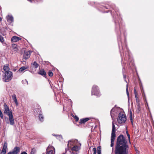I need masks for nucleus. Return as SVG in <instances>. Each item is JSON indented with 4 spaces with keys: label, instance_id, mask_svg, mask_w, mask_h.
Masks as SVG:
<instances>
[{
    "label": "nucleus",
    "instance_id": "1",
    "mask_svg": "<svg viewBox=\"0 0 154 154\" xmlns=\"http://www.w3.org/2000/svg\"><path fill=\"white\" fill-rule=\"evenodd\" d=\"M129 148L127 140L123 135H119L117 138L115 154H128Z\"/></svg>",
    "mask_w": 154,
    "mask_h": 154
},
{
    "label": "nucleus",
    "instance_id": "2",
    "mask_svg": "<svg viewBox=\"0 0 154 154\" xmlns=\"http://www.w3.org/2000/svg\"><path fill=\"white\" fill-rule=\"evenodd\" d=\"M4 113L7 114L8 116L10 123L11 125H13L14 124V117L12 114V111H10L9 109L8 106L5 103L4 104Z\"/></svg>",
    "mask_w": 154,
    "mask_h": 154
},
{
    "label": "nucleus",
    "instance_id": "3",
    "mask_svg": "<svg viewBox=\"0 0 154 154\" xmlns=\"http://www.w3.org/2000/svg\"><path fill=\"white\" fill-rule=\"evenodd\" d=\"M71 143V144L72 145V144H73L72 142L69 141H68V143L67 144L68 148H69V150L70 152L73 154H77L79 152V150L80 149V146H81V144L79 143H78V144H75L74 146H73L72 147H69V145L70 143Z\"/></svg>",
    "mask_w": 154,
    "mask_h": 154
},
{
    "label": "nucleus",
    "instance_id": "4",
    "mask_svg": "<svg viewBox=\"0 0 154 154\" xmlns=\"http://www.w3.org/2000/svg\"><path fill=\"white\" fill-rule=\"evenodd\" d=\"M126 120V117L123 112H120L119 114L117 119L118 123L120 124L124 123Z\"/></svg>",
    "mask_w": 154,
    "mask_h": 154
},
{
    "label": "nucleus",
    "instance_id": "5",
    "mask_svg": "<svg viewBox=\"0 0 154 154\" xmlns=\"http://www.w3.org/2000/svg\"><path fill=\"white\" fill-rule=\"evenodd\" d=\"M3 79L5 82L10 81L11 79L12 73L10 71H6L4 73Z\"/></svg>",
    "mask_w": 154,
    "mask_h": 154
},
{
    "label": "nucleus",
    "instance_id": "6",
    "mask_svg": "<svg viewBox=\"0 0 154 154\" xmlns=\"http://www.w3.org/2000/svg\"><path fill=\"white\" fill-rule=\"evenodd\" d=\"M91 95L99 96L100 95V91L98 89V87L96 85H94L92 87Z\"/></svg>",
    "mask_w": 154,
    "mask_h": 154
},
{
    "label": "nucleus",
    "instance_id": "7",
    "mask_svg": "<svg viewBox=\"0 0 154 154\" xmlns=\"http://www.w3.org/2000/svg\"><path fill=\"white\" fill-rule=\"evenodd\" d=\"M55 149L54 148L49 145L48 146L46 152V154H55Z\"/></svg>",
    "mask_w": 154,
    "mask_h": 154
},
{
    "label": "nucleus",
    "instance_id": "8",
    "mask_svg": "<svg viewBox=\"0 0 154 154\" xmlns=\"http://www.w3.org/2000/svg\"><path fill=\"white\" fill-rule=\"evenodd\" d=\"M7 148V143L6 141L5 142L2 149L0 150V154H5Z\"/></svg>",
    "mask_w": 154,
    "mask_h": 154
},
{
    "label": "nucleus",
    "instance_id": "9",
    "mask_svg": "<svg viewBox=\"0 0 154 154\" xmlns=\"http://www.w3.org/2000/svg\"><path fill=\"white\" fill-rule=\"evenodd\" d=\"M20 151V149L18 147L16 146L13 149L12 151L9 152L7 154H17Z\"/></svg>",
    "mask_w": 154,
    "mask_h": 154
},
{
    "label": "nucleus",
    "instance_id": "10",
    "mask_svg": "<svg viewBox=\"0 0 154 154\" xmlns=\"http://www.w3.org/2000/svg\"><path fill=\"white\" fill-rule=\"evenodd\" d=\"M32 52L30 51H25L23 54V58L25 60L28 59L30 57Z\"/></svg>",
    "mask_w": 154,
    "mask_h": 154
},
{
    "label": "nucleus",
    "instance_id": "11",
    "mask_svg": "<svg viewBox=\"0 0 154 154\" xmlns=\"http://www.w3.org/2000/svg\"><path fill=\"white\" fill-rule=\"evenodd\" d=\"M134 94L136 98L137 105H139L140 104V100L138 97V95L135 89H134Z\"/></svg>",
    "mask_w": 154,
    "mask_h": 154
},
{
    "label": "nucleus",
    "instance_id": "12",
    "mask_svg": "<svg viewBox=\"0 0 154 154\" xmlns=\"http://www.w3.org/2000/svg\"><path fill=\"white\" fill-rule=\"evenodd\" d=\"M38 73L44 77H46V73L43 69H40Z\"/></svg>",
    "mask_w": 154,
    "mask_h": 154
},
{
    "label": "nucleus",
    "instance_id": "13",
    "mask_svg": "<svg viewBox=\"0 0 154 154\" xmlns=\"http://www.w3.org/2000/svg\"><path fill=\"white\" fill-rule=\"evenodd\" d=\"M21 39V38L17 36H13L11 39V41L12 42H17Z\"/></svg>",
    "mask_w": 154,
    "mask_h": 154
},
{
    "label": "nucleus",
    "instance_id": "14",
    "mask_svg": "<svg viewBox=\"0 0 154 154\" xmlns=\"http://www.w3.org/2000/svg\"><path fill=\"white\" fill-rule=\"evenodd\" d=\"M89 120V119L88 118L81 119L80 120L79 123L80 124H84L85 122L88 121Z\"/></svg>",
    "mask_w": 154,
    "mask_h": 154
},
{
    "label": "nucleus",
    "instance_id": "15",
    "mask_svg": "<svg viewBox=\"0 0 154 154\" xmlns=\"http://www.w3.org/2000/svg\"><path fill=\"white\" fill-rule=\"evenodd\" d=\"M7 21L9 23H11L13 21V18L11 16L8 15L7 17Z\"/></svg>",
    "mask_w": 154,
    "mask_h": 154
},
{
    "label": "nucleus",
    "instance_id": "16",
    "mask_svg": "<svg viewBox=\"0 0 154 154\" xmlns=\"http://www.w3.org/2000/svg\"><path fill=\"white\" fill-rule=\"evenodd\" d=\"M12 99L15 102L16 105L17 106L18 105V102H17V99L16 95L15 94H14L12 96Z\"/></svg>",
    "mask_w": 154,
    "mask_h": 154
},
{
    "label": "nucleus",
    "instance_id": "17",
    "mask_svg": "<svg viewBox=\"0 0 154 154\" xmlns=\"http://www.w3.org/2000/svg\"><path fill=\"white\" fill-rule=\"evenodd\" d=\"M116 137H111V143L110 144V146L112 147L114 146V143L115 139Z\"/></svg>",
    "mask_w": 154,
    "mask_h": 154
},
{
    "label": "nucleus",
    "instance_id": "18",
    "mask_svg": "<svg viewBox=\"0 0 154 154\" xmlns=\"http://www.w3.org/2000/svg\"><path fill=\"white\" fill-rule=\"evenodd\" d=\"M116 131V128H112L111 133V137H116V135L115 134Z\"/></svg>",
    "mask_w": 154,
    "mask_h": 154
},
{
    "label": "nucleus",
    "instance_id": "19",
    "mask_svg": "<svg viewBox=\"0 0 154 154\" xmlns=\"http://www.w3.org/2000/svg\"><path fill=\"white\" fill-rule=\"evenodd\" d=\"M38 64L36 62V61H34L32 64H31V67H35L37 68L38 67Z\"/></svg>",
    "mask_w": 154,
    "mask_h": 154
},
{
    "label": "nucleus",
    "instance_id": "20",
    "mask_svg": "<svg viewBox=\"0 0 154 154\" xmlns=\"http://www.w3.org/2000/svg\"><path fill=\"white\" fill-rule=\"evenodd\" d=\"M137 107L136 108V112L138 114L140 112V110H141L140 106V105H137Z\"/></svg>",
    "mask_w": 154,
    "mask_h": 154
},
{
    "label": "nucleus",
    "instance_id": "21",
    "mask_svg": "<svg viewBox=\"0 0 154 154\" xmlns=\"http://www.w3.org/2000/svg\"><path fill=\"white\" fill-rule=\"evenodd\" d=\"M12 48L14 51H17V45L14 44H12Z\"/></svg>",
    "mask_w": 154,
    "mask_h": 154
},
{
    "label": "nucleus",
    "instance_id": "22",
    "mask_svg": "<svg viewBox=\"0 0 154 154\" xmlns=\"http://www.w3.org/2000/svg\"><path fill=\"white\" fill-rule=\"evenodd\" d=\"M27 67L26 66H22L18 70V71L20 72H22L24 70L26 69Z\"/></svg>",
    "mask_w": 154,
    "mask_h": 154
},
{
    "label": "nucleus",
    "instance_id": "23",
    "mask_svg": "<svg viewBox=\"0 0 154 154\" xmlns=\"http://www.w3.org/2000/svg\"><path fill=\"white\" fill-rule=\"evenodd\" d=\"M8 69L9 67L8 66V65L7 64H6L4 66L3 69L5 71V72H6V71H8Z\"/></svg>",
    "mask_w": 154,
    "mask_h": 154
},
{
    "label": "nucleus",
    "instance_id": "24",
    "mask_svg": "<svg viewBox=\"0 0 154 154\" xmlns=\"http://www.w3.org/2000/svg\"><path fill=\"white\" fill-rule=\"evenodd\" d=\"M39 118L41 122H42L44 120V117L42 114H39Z\"/></svg>",
    "mask_w": 154,
    "mask_h": 154
},
{
    "label": "nucleus",
    "instance_id": "25",
    "mask_svg": "<svg viewBox=\"0 0 154 154\" xmlns=\"http://www.w3.org/2000/svg\"><path fill=\"white\" fill-rule=\"evenodd\" d=\"M97 154H101V146H98L97 148Z\"/></svg>",
    "mask_w": 154,
    "mask_h": 154
},
{
    "label": "nucleus",
    "instance_id": "26",
    "mask_svg": "<svg viewBox=\"0 0 154 154\" xmlns=\"http://www.w3.org/2000/svg\"><path fill=\"white\" fill-rule=\"evenodd\" d=\"M48 75L50 77H52L53 76V72L51 70H50L48 72Z\"/></svg>",
    "mask_w": 154,
    "mask_h": 154
},
{
    "label": "nucleus",
    "instance_id": "27",
    "mask_svg": "<svg viewBox=\"0 0 154 154\" xmlns=\"http://www.w3.org/2000/svg\"><path fill=\"white\" fill-rule=\"evenodd\" d=\"M4 41V38L0 35V42L2 43H3Z\"/></svg>",
    "mask_w": 154,
    "mask_h": 154
},
{
    "label": "nucleus",
    "instance_id": "28",
    "mask_svg": "<svg viewBox=\"0 0 154 154\" xmlns=\"http://www.w3.org/2000/svg\"><path fill=\"white\" fill-rule=\"evenodd\" d=\"M74 119H75V121L76 122H78L79 120V117L76 116H73Z\"/></svg>",
    "mask_w": 154,
    "mask_h": 154
},
{
    "label": "nucleus",
    "instance_id": "29",
    "mask_svg": "<svg viewBox=\"0 0 154 154\" xmlns=\"http://www.w3.org/2000/svg\"><path fill=\"white\" fill-rule=\"evenodd\" d=\"M93 150L94 152L93 154H96V148H93Z\"/></svg>",
    "mask_w": 154,
    "mask_h": 154
},
{
    "label": "nucleus",
    "instance_id": "30",
    "mask_svg": "<svg viewBox=\"0 0 154 154\" xmlns=\"http://www.w3.org/2000/svg\"><path fill=\"white\" fill-rule=\"evenodd\" d=\"M132 112H131V111H130V114H129L130 119L132 118Z\"/></svg>",
    "mask_w": 154,
    "mask_h": 154
},
{
    "label": "nucleus",
    "instance_id": "31",
    "mask_svg": "<svg viewBox=\"0 0 154 154\" xmlns=\"http://www.w3.org/2000/svg\"><path fill=\"white\" fill-rule=\"evenodd\" d=\"M127 135L128 138V140H129L130 143V135H129V133H127Z\"/></svg>",
    "mask_w": 154,
    "mask_h": 154
},
{
    "label": "nucleus",
    "instance_id": "32",
    "mask_svg": "<svg viewBox=\"0 0 154 154\" xmlns=\"http://www.w3.org/2000/svg\"><path fill=\"white\" fill-rule=\"evenodd\" d=\"M116 128L115 125L114 123L113 122H112V128Z\"/></svg>",
    "mask_w": 154,
    "mask_h": 154
},
{
    "label": "nucleus",
    "instance_id": "33",
    "mask_svg": "<svg viewBox=\"0 0 154 154\" xmlns=\"http://www.w3.org/2000/svg\"><path fill=\"white\" fill-rule=\"evenodd\" d=\"M20 154H27V153L23 151L21 152Z\"/></svg>",
    "mask_w": 154,
    "mask_h": 154
},
{
    "label": "nucleus",
    "instance_id": "34",
    "mask_svg": "<svg viewBox=\"0 0 154 154\" xmlns=\"http://www.w3.org/2000/svg\"><path fill=\"white\" fill-rule=\"evenodd\" d=\"M143 99L144 100H145V101L146 102V103H147L146 100V97L145 96H144V97H143Z\"/></svg>",
    "mask_w": 154,
    "mask_h": 154
},
{
    "label": "nucleus",
    "instance_id": "35",
    "mask_svg": "<svg viewBox=\"0 0 154 154\" xmlns=\"http://www.w3.org/2000/svg\"><path fill=\"white\" fill-rule=\"evenodd\" d=\"M130 120L131 121V123L132 124H133V119L132 118H131L130 119Z\"/></svg>",
    "mask_w": 154,
    "mask_h": 154
},
{
    "label": "nucleus",
    "instance_id": "36",
    "mask_svg": "<svg viewBox=\"0 0 154 154\" xmlns=\"http://www.w3.org/2000/svg\"><path fill=\"white\" fill-rule=\"evenodd\" d=\"M109 6H108L107 7L106 6H105L104 7H105L106 9H108L109 8Z\"/></svg>",
    "mask_w": 154,
    "mask_h": 154
},
{
    "label": "nucleus",
    "instance_id": "37",
    "mask_svg": "<svg viewBox=\"0 0 154 154\" xmlns=\"http://www.w3.org/2000/svg\"><path fill=\"white\" fill-rule=\"evenodd\" d=\"M126 91V92H128V85H127Z\"/></svg>",
    "mask_w": 154,
    "mask_h": 154
},
{
    "label": "nucleus",
    "instance_id": "38",
    "mask_svg": "<svg viewBox=\"0 0 154 154\" xmlns=\"http://www.w3.org/2000/svg\"><path fill=\"white\" fill-rule=\"evenodd\" d=\"M127 94L128 97L129 96V93L128 92H127Z\"/></svg>",
    "mask_w": 154,
    "mask_h": 154
},
{
    "label": "nucleus",
    "instance_id": "39",
    "mask_svg": "<svg viewBox=\"0 0 154 154\" xmlns=\"http://www.w3.org/2000/svg\"><path fill=\"white\" fill-rule=\"evenodd\" d=\"M78 141V140H75V141H74V142L75 143H77Z\"/></svg>",
    "mask_w": 154,
    "mask_h": 154
},
{
    "label": "nucleus",
    "instance_id": "40",
    "mask_svg": "<svg viewBox=\"0 0 154 154\" xmlns=\"http://www.w3.org/2000/svg\"><path fill=\"white\" fill-rule=\"evenodd\" d=\"M125 130H126V134H127V133H128L127 128H126Z\"/></svg>",
    "mask_w": 154,
    "mask_h": 154
},
{
    "label": "nucleus",
    "instance_id": "41",
    "mask_svg": "<svg viewBox=\"0 0 154 154\" xmlns=\"http://www.w3.org/2000/svg\"><path fill=\"white\" fill-rule=\"evenodd\" d=\"M2 18L0 17V21H2Z\"/></svg>",
    "mask_w": 154,
    "mask_h": 154
},
{
    "label": "nucleus",
    "instance_id": "42",
    "mask_svg": "<svg viewBox=\"0 0 154 154\" xmlns=\"http://www.w3.org/2000/svg\"><path fill=\"white\" fill-rule=\"evenodd\" d=\"M124 79H125V78H126L125 76V75H124Z\"/></svg>",
    "mask_w": 154,
    "mask_h": 154
},
{
    "label": "nucleus",
    "instance_id": "43",
    "mask_svg": "<svg viewBox=\"0 0 154 154\" xmlns=\"http://www.w3.org/2000/svg\"><path fill=\"white\" fill-rule=\"evenodd\" d=\"M63 154H65L63 153Z\"/></svg>",
    "mask_w": 154,
    "mask_h": 154
}]
</instances>
